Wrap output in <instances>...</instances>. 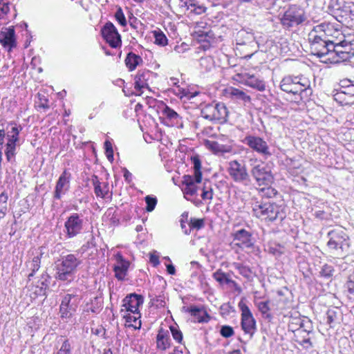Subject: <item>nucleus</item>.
Listing matches in <instances>:
<instances>
[{"instance_id": "nucleus-13", "label": "nucleus", "mask_w": 354, "mask_h": 354, "mask_svg": "<svg viewBox=\"0 0 354 354\" xmlns=\"http://www.w3.org/2000/svg\"><path fill=\"white\" fill-rule=\"evenodd\" d=\"M243 142L254 151L263 156L265 159H267L272 155L267 142L259 136L253 135L246 136L243 140Z\"/></svg>"}, {"instance_id": "nucleus-60", "label": "nucleus", "mask_w": 354, "mask_h": 354, "mask_svg": "<svg viewBox=\"0 0 354 354\" xmlns=\"http://www.w3.org/2000/svg\"><path fill=\"white\" fill-rule=\"evenodd\" d=\"M49 281L47 279H45L41 282V287L39 288L38 295H46V289L48 287Z\"/></svg>"}, {"instance_id": "nucleus-49", "label": "nucleus", "mask_w": 354, "mask_h": 354, "mask_svg": "<svg viewBox=\"0 0 354 354\" xmlns=\"http://www.w3.org/2000/svg\"><path fill=\"white\" fill-rule=\"evenodd\" d=\"M169 329L171 330L173 338L178 342L182 343L183 339V335L181 330L176 326H170Z\"/></svg>"}, {"instance_id": "nucleus-41", "label": "nucleus", "mask_w": 354, "mask_h": 354, "mask_svg": "<svg viewBox=\"0 0 354 354\" xmlns=\"http://www.w3.org/2000/svg\"><path fill=\"white\" fill-rule=\"evenodd\" d=\"M101 310V305L98 304L97 297H95L90 303H87L85 306L84 311L98 313Z\"/></svg>"}, {"instance_id": "nucleus-15", "label": "nucleus", "mask_w": 354, "mask_h": 354, "mask_svg": "<svg viewBox=\"0 0 354 354\" xmlns=\"http://www.w3.org/2000/svg\"><path fill=\"white\" fill-rule=\"evenodd\" d=\"M251 174L260 186L270 185L274 180L270 169L264 163L253 167Z\"/></svg>"}, {"instance_id": "nucleus-45", "label": "nucleus", "mask_w": 354, "mask_h": 354, "mask_svg": "<svg viewBox=\"0 0 354 354\" xmlns=\"http://www.w3.org/2000/svg\"><path fill=\"white\" fill-rule=\"evenodd\" d=\"M145 201L146 203V211L147 212H151L157 205L158 201L156 197L148 195L145 198Z\"/></svg>"}, {"instance_id": "nucleus-38", "label": "nucleus", "mask_w": 354, "mask_h": 354, "mask_svg": "<svg viewBox=\"0 0 354 354\" xmlns=\"http://www.w3.org/2000/svg\"><path fill=\"white\" fill-rule=\"evenodd\" d=\"M353 50H350L349 48H345V50H342L341 48H337L335 54L338 57V59L336 62H343L349 59L354 55Z\"/></svg>"}, {"instance_id": "nucleus-4", "label": "nucleus", "mask_w": 354, "mask_h": 354, "mask_svg": "<svg viewBox=\"0 0 354 354\" xmlns=\"http://www.w3.org/2000/svg\"><path fill=\"white\" fill-rule=\"evenodd\" d=\"M10 130H8L6 142L5 144L4 154L6 160L11 164L16 162L17 147L19 142V133L22 130L21 125L10 122Z\"/></svg>"}, {"instance_id": "nucleus-58", "label": "nucleus", "mask_w": 354, "mask_h": 354, "mask_svg": "<svg viewBox=\"0 0 354 354\" xmlns=\"http://www.w3.org/2000/svg\"><path fill=\"white\" fill-rule=\"evenodd\" d=\"M338 94H344L350 97H354V84L348 87H344Z\"/></svg>"}, {"instance_id": "nucleus-29", "label": "nucleus", "mask_w": 354, "mask_h": 354, "mask_svg": "<svg viewBox=\"0 0 354 354\" xmlns=\"http://www.w3.org/2000/svg\"><path fill=\"white\" fill-rule=\"evenodd\" d=\"M270 303V300H266L259 301L257 304L258 310L261 313L263 318L268 322H271L274 318V315L271 312L272 308Z\"/></svg>"}, {"instance_id": "nucleus-46", "label": "nucleus", "mask_w": 354, "mask_h": 354, "mask_svg": "<svg viewBox=\"0 0 354 354\" xmlns=\"http://www.w3.org/2000/svg\"><path fill=\"white\" fill-rule=\"evenodd\" d=\"M205 225L204 219L203 218H196L191 217L189 219V225L190 230H199L202 229Z\"/></svg>"}, {"instance_id": "nucleus-18", "label": "nucleus", "mask_w": 354, "mask_h": 354, "mask_svg": "<svg viewBox=\"0 0 354 354\" xmlns=\"http://www.w3.org/2000/svg\"><path fill=\"white\" fill-rule=\"evenodd\" d=\"M71 174L65 169L59 176L55 187L53 198L59 200L62 194H65L70 189Z\"/></svg>"}, {"instance_id": "nucleus-51", "label": "nucleus", "mask_w": 354, "mask_h": 354, "mask_svg": "<svg viewBox=\"0 0 354 354\" xmlns=\"http://www.w3.org/2000/svg\"><path fill=\"white\" fill-rule=\"evenodd\" d=\"M105 154L107 159L110 162H113V149L112 147V144L109 140H106L104 143Z\"/></svg>"}, {"instance_id": "nucleus-61", "label": "nucleus", "mask_w": 354, "mask_h": 354, "mask_svg": "<svg viewBox=\"0 0 354 354\" xmlns=\"http://www.w3.org/2000/svg\"><path fill=\"white\" fill-rule=\"evenodd\" d=\"M151 301L156 302L157 307H164L165 305L164 298L161 295L156 296L154 298L151 299Z\"/></svg>"}, {"instance_id": "nucleus-21", "label": "nucleus", "mask_w": 354, "mask_h": 354, "mask_svg": "<svg viewBox=\"0 0 354 354\" xmlns=\"http://www.w3.org/2000/svg\"><path fill=\"white\" fill-rule=\"evenodd\" d=\"M0 43L9 50H11L17 46L14 26H10L0 32Z\"/></svg>"}, {"instance_id": "nucleus-26", "label": "nucleus", "mask_w": 354, "mask_h": 354, "mask_svg": "<svg viewBox=\"0 0 354 354\" xmlns=\"http://www.w3.org/2000/svg\"><path fill=\"white\" fill-rule=\"evenodd\" d=\"M187 312L189 313L198 323H207L210 319L208 313L203 308L196 306H192L187 308Z\"/></svg>"}, {"instance_id": "nucleus-31", "label": "nucleus", "mask_w": 354, "mask_h": 354, "mask_svg": "<svg viewBox=\"0 0 354 354\" xmlns=\"http://www.w3.org/2000/svg\"><path fill=\"white\" fill-rule=\"evenodd\" d=\"M93 184L94 186V192L97 197H101L102 198H106V195L109 193V185L108 184H105L104 187H101V183L100 182L97 176L94 175L93 176Z\"/></svg>"}, {"instance_id": "nucleus-33", "label": "nucleus", "mask_w": 354, "mask_h": 354, "mask_svg": "<svg viewBox=\"0 0 354 354\" xmlns=\"http://www.w3.org/2000/svg\"><path fill=\"white\" fill-rule=\"evenodd\" d=\"M326 39L322 41V44L318 43L317 44H310L311 53L317 57L322 58L327 55V48H325Z\"/></svg>"}, {"instance_id": "nucleus-19", "label": "nucleus", "mask_w": 354, "mask_h": 354, "mask_svg": "<svg viewBox=\"0 0 354 354\" xmlns=\"http://www.w3.org/2000/svg\"><path fill=\"white\" fill-rule=\"evenodd\" d=\"M234 241H237L236 243L240 248H252L254 246V239L252 234L245 229L236 230L233 234Z\"/></svg>"}, {"instance_id": "nucleus-14", "label": "nucleus", "mask_w": 354, "mask_h": 354, "mask_svg": "<svg viewBox=\"0 0 354 354\" xmlns=\"http://www.w3.org/2000/svg\"><path fill=\"white\" fill-rule=\"evenodd\" d=\"M100 32L102 38L111 48H117L121 46V36L112 22H106L101 28Z\"/></svg>"}, {"instance_id": "nucleus-42", "label": "nucleus", "mask_w": 354, "mask_h": 354, "mask_svg": "<svg viewBox=\"0 0 354 354\" xmlns=\"http://www.w3.org/2000/svg\"><path fill=\"white\" fill-rule=\"evenodd\" d=\"M309 36V40L310 42V44H317L319 42L322 44V41L324 39H326L328 37L327 33H323V34H317L313 31H310V32L308 35Z\"/></svg>"}, {"instance_id": "nucleus-7", "label": "nucleus", "mask_w": 354, "mask_h": 354, "mask_svg": "<svg viewBox=\"0 0 354 354\" xmlns=\"http://www.w3.org/2000/svg\"><path fill=\"white\" fill-rule=\"evenodd\" d=\"M327 237L328 238L327 246L330 250L337 251L338 254H342L348 250L349 237L344 230L341 228L332 230L328 232Z\"/></svg>"}, {"instance_id": "nucleus-36", "label": "nucleus", "mask_w": 354, "mask_h": 354, "mask_svg": "<svg viewBox=\"0 0 354 354\" xmlns=\"http://www.w3.org/2000/svg\"><path fill=\"white\" fill-rule=\"evenodd\" d=\"M234 267L236 270H238L239 273L242 275L243 277L246 278L248 280H251L252 279V271L249 266H245L241 263H235Z\"/></svg>"}, {"instance_id": "nucleus-10", "label": "nucleus", "mask_w": 354, "mask_h": 354, "mask_svg": "<svg viewBox=\"0 0 354 354\" xmlns=\"http://www.w3.org/2000/svg\"><path fill=\"white\" fill-rule=\"evenodd\" d=\"M238 306L241 311V329L252 338L257 330L256 320L249 307L243 302V299L239 301Z\"/></svg>"}, {"instance_id": "nucleus-34", "label": "nucleus", "mask_w": 354, "mask_h": 354, "mask_svg": "<svg viewBox=\"0 0 354 354\" xmlns=\"http://www.w3.org/2000/svg\"><path fill=\"white\" fill-rule=\"evenodd\" d=\"M154 38V44L159 46H165L168 44V39L165 34L160 30L156 29L152 31Z\"/></svg>"}, {"instance_id": "nucleus-48", "label": "nucleus", "mask_w": 354, "mask_h": 354, "mask_svg": "<svg viewBox=\"0 0 354 354\" xmlns=\"http://www.w3.org/2000/svg\"><path fill=\"white\" fill-rule=\"evenodd\" d=\"M220 335L225 338H229L234 335V328L229 325H223L219 330Z\"/></svg>"}, {"instance_id": "nucleus-52", "label": "nucleus", "mask_w": 354, "mask_h": 354, "mask_svg": "<svg viewBox=\"0 0 354 354\" xmlns=\"http://www.w3.org/2000/svg\"><path fill=\"white\" fill-rule=\"evenodd\" d=\"M330 25L329 24L322 23L316 26H315L311 31L317 33V34H323L326 33L327 30H329Z\"/></svg>"}, {"instance_id": "nucleus-23", "label": "nucleus", "mask_w": 354, "mask_h": 354, "mask_svg": "<svg viewBox=\"0 0 354 354\" xmlns=\"http://www.w3.org/2000/svg\"><path fill=\"white\" fill-rule=\"evenodd\" d=\"M349 48L350 50H354V39H345L343 41H340L337 44H334L333 41H330L327 39L326 44L325 45V48H327V55L330 53H335L337 48Z\"/></svg>"}, {"instance_id": "nucleus-3", "label": "nucleus", "mask_w": 354, "mask_h": 354, "mask_svg": "<svg viewBox=\"0 0 354 354\" xmlns=\"http://www.w3.org/2000/svg\"><path fill=\"white\" fill-rule=\"evenodd\" d=\"M193 164L194 176L185 175L183 178V185H185L183 192L185 195L194 196L196 194L198 186L196 184L200 183L202 180L201 172V160L198 154H195L190 158Z\"/></svg>"}, {"instance_id": "nucleus-11", "label": "nucleus", "mask_w": 354, "mask_h": 354, "mask_svg": "<svg viewBox=\"0 0 354 354\" xmlns=\"http://www.w3.org/2000/svg\"><path fill=\"white\" fill-rule=\"evenodd\" d=\"M84 228L82 216L77 213H72L67 217L64 223V236L66 239H73L82 233Z\"/></svg>"}, {"instance_id": "nucleus-37", "label": "nucleus", "mask_w": 354, "mask_h": 354, "mask_svg": "<svg viewBox=\"0 0 354 354\" xmlns=\"http://www.w3.org/2000/svg\"><path fill=\"white\" fill-rule=\"evenodd\" d=\"M301 320L302 317H301L300 315L295 317L291 316L288 324V329L294 333H296L297 335L299 329L300 328V322H301Z\"/></svg>"}, {"instance_id": "nucleus-43", "label": "nucleus", "mask_w": 354, "mask_h": 354, "mask_svg": "<svg viewBox=\"0 0 354 354\" xmlns=\"http://www.w3.org/2000/svg\"><path fill=\"white\" fill-rule=\"evenodd\" d=\"M232 97H234L236 100L243 101V102H248L251 98L245 92L238 88H233L231 92Z\"/></svg>"}, {"instance_id": "nucleus-2", "label": "nucleus", "mask_w": 354, "mask_h": 354, "mask_svg": "<svg viewBox=\"0 0 354 354\" xmlns=\"http://www.w3.org/2000/svg\"><path fill=\"white\" fill-rule=\"evenodd\" d=\"M60 263L56 265L55 278L61 281H71L73 279L82 260L73 254L62 256L59 260Z\"/></svg>"}, {"instance_id": "nucleus-25", "label": "nucleus", "mask_w": 354, "mask_h": 354, "mask_svg": "<svg viewBox=\"0 0 354 354\" xmlns=\"http://www.w3.org/2000/svg\"><path fill=\"white\" fill-rule=\"evenodd\" d=\"M117 261V265H115L113 267L115 277L118 280L122 281L127 275L129 267V262L126 261L121 255H119Z\"/></svg>"}, {"instance_id": "nucleus-55", "label": "nucleus", "mask_w": 354, "mask_h": 354, "mask_svg": "<svg viewBox=\"0 0 354 354\" xmlns=\"http://www.w3.org/2000/svg\"><path fill=\"white\" fill-rule=\"evenodd\" d=\"M337 319V313L332 309H329L326 312V323L331 326L333 323Z\"/></svg>"}, {"instance_id": "nucleus-9", "label": "nucleus", "mask_w": 354, "mask_h": 354, "mask_svg": "<svg viewBox=\"0 0 354 354\" xmlns=\"http://www.w3.org/2000/svg\"><path fill=\"white\" fill-rule=\"evenodd\" d=\"M81 297L76 294H66L59 305V314L62 319H70L76 313Z\"/></svg>"}, {"instance_id": "nucleus-50", "label": "nucleus", "mask_w": 354, "mask_h": 354, "mask_svg": "<svg viewBox=\"0 0 354 354\" xmlns=\"http://www.w3.org/2000/svg\"><path fill=\"white\" fill-rule=\"evenodd\" d=\"M115 20L118 21V23L124 27L127 26V19H126V17L124 16V14L122 10V8L120 7H119L115 13Z\"/></svg>"}, {"instance_id": "nucleus-6", "label": "nucleus", "mask_w": 354, "mask_h": 354, "mask_svg": "<svg viewBox=\"0 0 354 354\" xmlns=\"http://www.w3.org/2000/svg\"><path fill=\"white\" fill-rule=\"evenodd\" d=\"M252 210L256 217L270 222L275 221L279 217L281 221L284 218L281 215L280 207L274 203H257Z\"/></svg>"}, {"instance_id": "nucleus-62", "label": "nucleus", "mask_w": 354, "mask_h": 354, "mask_svg": "<svg viewBox=\"0 0 354 354\" xmlns=\"http://www.w3.org/2000/svg\"><path fill=\"white\" fill-rule=\"evenodd\" d=\"M149 261L153 267H156L160 264L159 257L156 254L150 253Z\"/></svg>"}, {"instance_id": "nucleus-28", "label": "nucleus", "mask_w": 354, "mask_h": 354, "mask_svg": "<svg viewBox=\"0 0 354 354\" xmlns=\"http://www.w3.org/2000/svg\"><path fill=\"white\" fill-rule=\"evenodd\" d=\"M143 62L142 58L139 55L133 52L127 53V57L124 59V63L129 71H134L136 67Z\"/></svg>"}, {"instance_id": "nucleus-30", "label": "nucleus", "mask_w": 354, "mask_h": 354, "mask_svg": "<svg viewBox=\"0 0 354 354\" xmlns=\"http://www.w3.org/2000/svg\"><path fill=\"white\" fill-rule=\"evenodd\" d=\"M254 34L245 30H241L236 33V42L237 45H245L254 40Z\"/></svg>"}, {"instance_id": "nucleus-35", "label": "nucleus", "mask_w": 354, "mask_h": 354, "mask_svg": "<svg viewBox=\"0 0 354 354\" xmlns=\"http://www.w3.org/2000/svg\"><path fill=\"white\" fill-rule=\"evenodd\" d=\"M300 323V328L299 329L297 335H302V333H306L307 335H308L310 333L313 332V322L308 317H303L301 322Z\"/></svg>"}, {"instance_id": "nucleus-17", "label": "nucleus", "mask_w": 354, "mask_h": 354, "mask_svg": "<svg viewBox=\"0 0 354 354\" xmlns=\"http://www.w3.org/2000/svg\"><path fill=\"white\" fill-rule=\"evenodd\" d=\"M144 297L141 295L135 292L127 295L122 300V306L126 310L133 314L139 315L140 316L139 307L143 304Z\"/></svg>"}, {"instance_id": "nucleus-39", "label": "nucleus", "mask_w": 354, "mask_h": 354, "mask_svg": "<svg viewBox=\"0 0 354 354\" xmlns=\"http://www.w3.org/2000/svg\"><path fill=\"white\" fill-rule=\"evenodd\" d=\"M41 264V259L39 256H35L32 258L31 261L26 262V266L31 270L30 277H33L35 272L39 269Z\"/></svg>"}, {"instance_id": "nucleus-32", "label": "nucleus", "mask_w": 354, "mask_h": 354, "mask_svg": "<svg viewBox=\"0 0 354 354\" xmlns=\"http://www.w3.org/2000/svg\"><path fill=\"white\" fill-rule=\"evenodd\" d=\"M162 107L160 108L162 114L165 115L170 121L176 122V123L178 124L179 120L181 119V117L177 113L176 111L170 108L169 106L164 104L162 102Z\"/></svg>"}, {"instance_id": "nucleus-22", "label": "nucleus", "mask_w": 354, "mask_h": 354, "mask_svg": "<svg viewBox=\"0 0 354 354\" xmlns=\"http://www.w3.org/2000/svg\"><path fill=\"white\" fill-rule=\"evenodd\" d=\"M152 75V72L149 70L139 71L135 77L134 88L140 92L139 95L142 93V88H149L148 81Z\"/></svg>"}, {"instance_id": "nucleus-64", "label": "nucleus", "mask_w": 354, "mask_h": 354, "mask_svg": "<svg viewBox=\"0 0 354 354\" xmlns=\"http://www.w3.org/2000/svg\"><path fill=\"white\" fill-rule=\"evenodd\" d=\"M123 176L125 181L127 183H130L132 180V174L125 167L122 169Z\"/></svg>"}, {"instance_id": "nucleus-12", "label": "nucleus", "mask_w": 354, "mask_h": 354, "mask_svg": "<svg viewBox=\"0 0 354 354\" xmlns=\"http://www.w3.org/2000/svg\"><path fill=\"white\" fill-rule=\"evenodd\" d=\"M227 171L230 176L236 183H241L244 185H248L251 183L245 165L236 160L229 162Z\"/></svg>"}, {"instance_id": "nucleus-53", "label": "nucleus", "mask_w": 354, "mask_h": 354, "mask_svg": "<svg viewBox=\"0 0 354 354\" xmlns=\"http://www.w3.org/2000/svg\"><path fill=\"white\" fill-rule=\"evenodd\" d=\"M10 2L8 0H0V19L4 17L10 10Z\"/></svg>"}, {"instance_id": "nucleus-40", "label": "nucleus", "mask_w": 354, "mask_h": 354, "mask_svg": "<svg viewBox=\"0 0 354 354\" xmlns=\"http://www.w3.org/2000/svg\"><path fill=\"white\" fill-rule=\"evenodd\" d=\"M204 145L206 148L211 150L214 153H219L223 152L224 146L223 145H220L216 141H212L209 140H205L204 141Z\"/></svg>"}, {"instance_id": "nucleus-44", "label": "nucleus", "mask_w": 354, "mask_h": 354, "mask_svg": "<svg viewBox=\"0 0 354 354\" xmlns=\"http://www.w3.org/2000/svg\"><path fill=\"white\" fill-rule=\"evenodd\" d=\"M335 269L333 266L327 263L324 264L319 272L320 276L326 279H329L333 276Z\"/></svg>"}, {"instance_id": "nucleus-56", "label": "nucleus", "mask_w": 354, "mask_h": 354, "mask_svg": "<svg viewBox=\"0 0 354 354\" xmlns=\"http://www.w3.org/2000/svg\"><path fill=\"white\" fill-rule=\"evenodd\" d=\"M348 19L346 21L348 23H346V26L354 28V3L351 5V9L349 10V13H348L347 16Z\"/></svg>"}, {"instance_id": "nucleus-59", "label": "nucleus", "mask_w": 354, "mask_h": 354, "mask_svg": "<svg viewBox=\"0 0 354 354\" xmlns=\"http://www.w3.org/2000/svg\"><path fill=\"white\" fill-rule=\"evenodd\" d=\"M95 246V237L92 235L90 240L87 241V243L83 245L81 248L82 252L86 251L88 248H93Z\"/></svg>"}, {"instance_id": "nucleus-1", "label": "nucleus", "mask_w": 354, "mask_h": 354, "mask_svg": "<svg viewBox=\"0 0 354 354\" xmlns=\"http://www.w3.org/2000/svg\"><path fill=\"white\" fill-rule=\"evenodd\" d=\"M281 89L288 93L296 96V100H301L304 97L311 94L309 82L297 76H286L280 83Z\"/></svg>"}, {"instance_id": "nucleus-47", "label": "nucleus", "mask_w": 354, "mask_h": 354, "mask_svg": "<svg viewBox=\"0 0 354 354\" xmlns=\"http://www.w3.org/2000/svg\"><path fill=\"white\" fill-rule=\"evenodd\" d=\"M201 196L203 200H212L213 198V189L210 185H207V183H204Z\"/></svg>"}, {"instance_id": "nucleus-57", "label": "nucleus", "mask_w": 354, "mask_h": 354, "mask_svg": "<svg viewBox=\"0 0 354 354\" xmlns=\"http://www.w3.org/2000/svg\"><path fill=\"white\" fill-rule=\"evenodd\" d=\"M10 124L6 127V129H0V150H2L5 140H6L8 135V130L9 129Z\"/></svg>"}, {"instance_id": "nucleus-20", "label": "nucleus", "mask_w": 354, "mask_h": 354, "mask_svg": "<svg viewBox=\"0 0 354 354\" xmlns=\"http://www.w3.org/2000/svg\"><path fill=\"white\" fill-rule=\"evenodd\" d=\"M212 276L220 285H229L238 293L241 292V288L235 281L231 279L230 273L224 272L222 270L218 269L213 273Z\"/></svg>"}, {"instance_id": "nucleus-27", "label": "nucleus", "mask_w": 354, "mask_h": 354, "mask_svg": "<svg viewBox=\"0 0 354 354\" xmlns=\"http://www.w3.org/2000/svg\"><path fill=\"white\" fill-rule=\"evenodd\" d=\"M244 84L252 88L263 91L266 89L265 82L254 75L246 74L243 79Z\"/></svg>"}, {"instance_id": "nucleus-63", "label": "nucleus", "mask_w": 354, "mask_h": 354, "mask_svg": "<svg viewBox=\"0 0 354 354\" xmlns=\"http://www.w3.org/2000/svg\"><path fill=\"white\" fill-rule=\"evenodd\" d=\"M314 215H315V218H317L319 220H324V219H327V218H328L327 213L323 210L315 211Z\"/></svg>"}, {"instance_id": "nucleus-54", "label": "nucleus", "mask_w": 354, "mask_h": 354, "mask_svg": "<svg viewBox=\"0 0 354 354\" xmlns=\"http://www.w3.org/2000/svg\"><path fill=\"white\" fill-rule=\"evenodd\" d=\"M189 9L191 12L195 15H201L206 11V8L203 6L196 5L195 3H189Z\"/></svg>"}, {"instance_id": "nucleus-8", "label": "nucleus", "mask_w": 354, "mask_h": 354, "mask_svg": "<svg viewBox=\"0 0 354 354\" xmlns=\"http://www.w3.org/2000/svg\"><path fill=\"white\" fill-rule=\"evenodd\" d=\"M306 20L304 10L296 6L289 7L280 18L282 26L287 30L301 24Z\"/></svg>"}, {"instance_id": "nucleus-24", "label": "nucleus", "mask_w": 354, "mask_h": 354, "mask_svg": "<svg viewBox=\"0 0 354 354\" xmlns=\"http://www.w3.org/2000/svg\"><path fill=\"white\" fill-rule=\"evenodd\" d=\"M156 346L161 351H165L171 346L169 333L162 327L159 328L156 336Z\"/></svg>"}, {"instance_id": "nucleus-5", "label": "nucleus", "mask_w": 354, "mask_h": 354, "mask_svg": "<svg viewBox=\"0 0 354 354\" xmlns=\"http://www.w3.org/2000/svg\"><path fill=\"white\" fill-rule=\"evenodd\" d=\"M201 113L205 119L221 124L226 122L228 116L227 109L222 102H213L205 105Z\"/></svg>"}, {"instance_id": "nucleus-16", "label": "nucleus", "mask_w": 354, "mask_h": 354, "mask_svg": "<svg viewBox=\"0 0 354 354\" xmlns=\"http://www.w3.org/2000/svg\"><path fill=\"white\" fill-rule=\"evenodd\" d=\"M352 1L345 0H336L332 6V15L339 23L346 25L348 23V13L351 9Z\"/></svg>"}]
</instances>
